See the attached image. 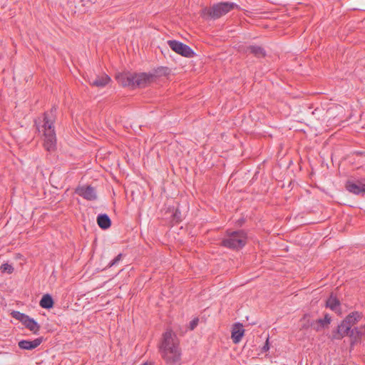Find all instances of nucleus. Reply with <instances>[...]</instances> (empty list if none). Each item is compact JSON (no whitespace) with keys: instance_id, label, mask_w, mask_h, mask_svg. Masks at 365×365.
<instances>
[{"instance_id":"1","label":"nucleus","mask_w":365,"mask_h":365,"mask_svg":"<svg viewBox=\"0 0 365 365\" xmlns=\"http://www.w3.org/2000/svg\"><path fill=\"white\" fill-rule=\"evenodd\" d=\"M159 352L168 365H180L182 351L180 341L171 330H168L163 334Z\"/></svg>"},{"instance_id":"2","label":"nucleus","mask_w":365,"mask_h":365,"mask_svg":"<svg viewBox=\"0 0 365 365\" xmlns=\"http://www.w3.org/2000/svg\"><path fill=\"white\" fill-rule=\"evenodd\" d=\"M247 234L243 230L235 231L227 230L220 245L231 250H238L244 247L247 243Z\"/></svg>"},{"instance_id":"3","label":"nucleus","mask_w":365,"mask_h":365,"mask_svg":"<svg viewBox=\"0 0 365 365\" xmlns=\"http://www.w3.org/2000/svg\"><path fill=\"white\" fill-rule=\"evenodd\" d=\"M43 145L48 151H52L55 150L56 145V138L54 130L55 115H43Z\"/></svg>"},{"instance_id":"4","label":"nucleus","mask_w":365,"mask_h":365,"mask_svg":"<svg viewBox=\"0 0 365 365\" xmlns=\"http://www.w3.org/2000/svg\"><path fill=\"white\" fill-rule=\"evenodd\" d=\"M239 6L232 2H220L214 4L209 9H205L202 11V15H207L211 19H217L227 14L230 11L238 9Z\"/></svg>"},{"instance_id":"5","label":"nucleus","mask_w":365,"mask_h":365,"mask_svg":"<svg viewBox=\"0 0 365 365\" xmlns=\"http://www.w3.org/2000/svg\"><path fill=\"white\" fill-rule=\"evenodd\" d=\"M169 47L178 54L186 58H192L195 55L193 50L187 45L176 40L168 41Z\"/></svg>"},{"instance_id":"6","label":"nucleus","mask_w":365,"mask_h":365,"mask_svg":"<svg viewBox=\"0 0 365 365\" xmlns=\"http://www.w3.org/2000/svg\"><path fill=\"white\" fill-rule=\"evenodd\" d=\"M365 336V326L356 327L351 329L349 336L350 338V349L361 341V338Z\"/></svg>"},{"instance_id":"7","label":"nucleus","mask_w":365,"mask_h":365,"mask_svg":"<svg viewBox=\"0 0 365 365\" xmlns=\"http://www.w3.org/2000/svg\"><path fill=\"white\" fill-rule=\"evenodd\" d=\"M75 192L87 200L93 201L97 199L96 190L91 185L78 186Z\"/></svg>"},{"instance_id":"8","label":"nucleus","mask_w":365,"mask_h":365,"mask_svg":"<svg viewBox=\"0 0 365 365\" xmlns=\"http://www.w3.org/2000/svg\"><path fill=\"white\" fill-rule=\"evenodd\" d=\"M133 87H145L148 83H150L153 78L154 75L148 74L146 73H133Z\"/></svg>"},{"instance_id":"9","label":"nucleus","mask_w":365,"mask_h":365,"mask_svg":"<svg viewBox=\"0 0 365 365\" xmlns=\"http://www.w3.org/2000/svg\"><path fill=\"white\" fill-rule=\"evenodd\" d=\"M43 341V337H38L33 341L21 340L19 341L18 346L20 349L24 350H33L38 347Z\"/></svg>"},{"instance_id":"10","label":"nucleus","mask_w":365,"mask_h":365,"mask_svg":"<svg viewBox=\"0 0 365 365\" xmlns=\"http://www.w3.org/2000/svg\"><path fill=\"white\" fill-rule=\"evenodd\" d=\"M346 190L355 195L364 194L365 193V184L361 182H351L348 181L346 184Z\"/></svg>"},{"instance_id":"11","label":"nucleus","mask_w":365,"mask_h":365,"mask_svg":"<svg viewBox=\"0 0 365 365\" xmlns=\"http://www.w3.org/2000/svg\"><path fill=\"white\" fill-rule=\"evenodd\" d=\"M115 78H116L118 83L123 87H125V86L133 87V73H120L116 75Z\"/></svg>"},{"instance_id":"12","label":"nucleus","mask_w":365,"mask_h":365,"mask_svg":"<svg viewBox=\"0 0 365 365\" xmlns=\"http://www.w3.org/2000/svg\"><path fill=\"white\" fill-rule=\"evenodd\" d=\"M351 328L346 324L343 321L338 325L336 331L333 333V339L340 340L346 336H349Z\"/></svg>"},{"instance_id":"13","label":"nucleus","mask_w":365,"mask_h":365,"mask_svg":"<svg viewBox=\"0 0 365 365\" xmlns=\"http://www.w3.org/2000/svg\"><path fill=\"white\" fill-rule=\"evenodd\" d=\"M362 318V314L359 312H353L347 315L343 322L351 329Z\"/></svg>"},{"instance_id":"14","label":"nucleus","mask_w":365,"mask_h":365,"mask_svg":"<svg viewBox=\"0 0 365 365\" xmlns=\"http://www.w3.org/2000/svg\"><path fill=\"white\" fill-rule=\"evenodd\" d=\"M245 329L242 328V325L240 323L236 324L232 331V339L233 343L238 344L243 335Z\"/></svg>"},{"instance_id":"15","label":"nucleus","mask_w":365,"mask_h":365,"mask_svg":"<svg viewBox=\"0 0 365 365\" xmlns=\"http://www.w3.org/2000/svg\"><path fill=\"white\" fill-rule=\"evenodd\" d=\"M245 52H249L257 58H263L266 56L265 50L259 46H250L247 47Z\"/></svg>"},{"instance_id":"16","label":"nucleus","mask_w":365,"mask_h":365,"mask_svg":"<svg viewBox=\"0 0 365 365\" xmlns=\"http://www.w3.org/2000/svg\"><path fill=\"white\" fill-rule=\"evenodd\" d=\"M97 223L98 226L103 229L106 230L111 225L110 217L106 214H101L97 217Z\"/></svg>"},{"instance_id":"17","label":"nucleus","mask_w":365,"mask_h":365,"mask_svg":"<svg viewBox=\"0 0 365 365\" xmlns=\"http://www.w3.org/2000/svg\"><path fill=\"white\" fill-rule=\"evenodd\" d=\"M24 325L34 334H37L39 331L40 325L34 319L30 318L29 317H27Z\"/></svg>"},{"instance_id":"18","label":"nucleus","mask_w":365,"mask_h":365,"mask_svg":"<svg viewBox=\"0 0 365 365\" xmlns=\"http://www.w3.org/2000/svg\"><path fill=\"white\" fill-rule=\"evenodd\" d=\"M110 78L108 75L103 74L101 76H96V78L91 82V84L96 87H104L110 82Z\"/></svg>"},{"instance_id":"19","label":"nucleus","mask_w":365,"mask_h":365,"mask_svg":"<svg viewBox=\"0 0 365 365\" xmlns=\"http://www.w3.org/2000/svg\"><path fill=\"white\" fill-rule=\"evenodd\" d=\"M53 299L48 294H44L40 300L39 305L44 309H49L53 307Z\"/></svg>"},{"instance_id":"20","label":"nucleus","mask_w":365,"mask_h":365,"mask_svg":"<svg viewBox=\"0 0 365 365\" xmlns=\"http://www.w3.org/2000/svg\"><path fill=\"white\" fill-rule=\"evenodd\" d=\"M340 305L339 300L331 294L329 299L327 300L326 306L330 308L332 311H336L337 307Z\"/></svg>"},{"instance_id":"21","label":"nucleus","mask_w":365,"mask_h":365,"mask_svg":"<svg viewBox=\"0 0 365 365\" xmlns=\"http://www.w3.org/2000/svg\"><path fill=\"white\" fill-rule=\"evenodd\" d=\"M11 314L13 318L19 320L23 324H24V322L26 321V319H27V317H29L28 315H26L24 313H21L19 311H13Z\"/></svg>"},{"instance_id":"22","label":"nucleus","mask_w":365,"mask_h":365,"mask_svg":"<svg viewBox=\"0 0 365 365\" xmlns=\"http://www.w3.org/2000/svg\"><path fill=\"white\" fill-rule=\"evenodd\" d=\"M11 314L13 318L19 320L23 324H24V322L26 321V319H27V317H29L28 315H26L24 313H21L19 311H13Z\"/></svg>"},{"instance_id":"23","label":"nucleus","mask_w":365,"mask_h":365,"mask_svg":"<svg viewBox=\"0 0 365 365\" xmlns=\"http://www.w3.org/2000/svg\"><path fill=\"white\" fill-rule=\"evenodd\" d=\"M331 322V317L328 314H326L324 315V317L323 319H317L315 323L317 324L320 327H324L325 326H327Z\"/></svg>"},{"instance_id":"24","label":"nucleus","mask_w":365,"mask_h":365,"mask_svg":"<svg viewBox=\"0 0 365 365\" xmlns=\"http://www.w3.org/2000/svg\"><path fill=\"white\" fill-rule=\"evenodd\" d=\"M1 270L2 272H6L8 274H11L14 272V267L11 264L8 263H4L1 266Z\"/></svg>"},{"instance_id":"25","label":"nucleus","mask_w":365,"mask_h":365,"mask_svg":"<svg viewBox=\"0 0 365 365\" xmlns=\"http://www.w3.org/2000/svg\"><path fill=\"white\" fill-rule=\"evenodd\" d=\"M122 259V254L118 255L113 260L110 261V262L108 264V267H111L114 265H116L119 263V262Z\"/></svg>"},{"instance_id":"26","label":"nucleus","mask_w":365,"mask_h":365,"mask_svg":"<svg viewBox=\"0 0 365 365\" xmlns=\"http://www.w3.org/2000/svg\"><path fill=\"white\" fill-rule=\"evenodd\" d=\"M199 322V319L197 318L193 319L189 324V328L190 330H193L195 329V327L197 326Z\"/></svg>"},{"instance_id":"27","label":"nucleus","mask_w":365,"mask_h":365,"mask_svg":"<svg viewBox=\"0 0 365 365\" xmlns=\"http://www.w3.org/2000/svg\"><path fill=\"white\" fill-rule=\"evenodd\" d=\"M309 326L313 327L314 326V323L312 322L310 324H309Z\"/></svg>"},{"instance_id":"28","label":"nucleus","mask_w":365,"mask_h":365,"mask_svg":"<svg viewBox=\"0 0 365 365\" xmlns=\"http://www.w3.org/2000/svg\"><path fill=\"white\" fill-rule=\"evenodd\" d=\"M244 222V220H240V222Z\"/></svg>"},{"instance_id":"29","label":"nucleus","mask_w":365,"mask_h":365,"mask_svg":"<svg viewBox=\"0 0 365 365\" xmlns=\"http://www.w3.org/2000/svg\"><path fill=\"white\" fill-rule=\"evenodd\" d=\"M244 222V220H240V222Z\"/></svg>"},{"instance_id":"30","label":"nucleus","mask_w":365,"mask_h":365,"mask_svg":"<svg viewBox=\"0 0 365 365\" xmlns=\"http://www.w3.org/2000/svg\"><path fill=\"white\" fill-rule=\"evenodd\" d=\"M314 329H315L316 330H318V329H319V327H314Z\"/></svg>"}]
</instances>
